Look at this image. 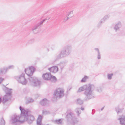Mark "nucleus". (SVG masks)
<instances>
[{"label":"nucleus","instance_id":"nucleus-4","mask_svg":"<svg viewBox=\"0 0 125 125\" xmlns=\"http://www.w3.org/2000/svg\"><path fill=\"white\" fill-rule=\"evenodd\" d=\"M72 50V47L70 45H67L64 46L60 51V53L56 56V60L68 56L70 54Z\"/></svg>","mask_w":125,"mask_h":125},{"label":"nucleus","instance_id":"nucleus-40","mask_svg":"<svg viewBox=\"0 0 125 125\" xmlns=\"http://www.w3.org/2000/svg\"><path fill=\"white\" fill-rule=\"evenodd\" d=\"M81 109L82 110H84V108L81 107Z\"/></svg>","mask_w":125,"mask_h":125},{"label":"nucleus","instance_id":"nucleus-1","mask_svg":"<svg viewBox=\"0 0 125 125\" xmlns=\"http://www.w3.org/2000/svg\"><path fill=\"white\" fill-rule=\"evenodd\" d=\"M19 109L21 111L20 115H13L11 119L12 123L17 122L22 123L26 121L29 124H31L34 120V116L31 115H28V111L24 110L21 106H20Z\"/></svg>","mask_w":125,"mask_h":125},{"label":"nucleus","instance_id":"nucleus-39","mask_svg":"<svg viewBox=\"0 0 125 125\" xmlns=\"http://www.w3.org/2000/svg\"><path fill=\"white\" fill-rule=\"evenodd\" d=\"M65 63V62H62L61 63H60V65H61L62 64H64Z\"/></svg>","mask_w":125,"mask_h":125},{"label":"nucleus","instance_id":"nucleus-36","mask_svg":"<svg viewBox=\"0 0 125 125\" xmlns=\"http://www.w3.org/2000/svg\"><path fill=\"white\" fill-rule=\"evenodd\" d=\"M95 110L94 109H93L92 110V115H94L95 112Z\"/></svg>","mask_w":125,"mask_h":125},{"label":"nucleus","instance_id":"nucleus-19","mask_svg":"<svg viewBox=\"0 0 125 125\" xmlns=\"http://www.w3.org/2000/svg\"><path fill=\"white\" fill-rule=\"evenodd\" d=\"M68 19L72 17L73 16V12L72 11H71L69 12L67 14Z\"/></svg>","mask_w":125,"mask_h":125},{"label":"nucleus","instance_id":"nucleus-14","mask_svg":"<svg viewBox=\"0 0 125 125\" xmlns=\"http://www.w3.org/2000/svg\"><path fill=\"white\" fill-rule=\"evenodd\" d=\"M51 75L50 73L44 74L42 75L43 78L45 80H49Z\"/></svg>","mask_w":125,"mask_h":125},{"label":"nucleus","instance_id":"nucleus-8","mask_svg":"<svg viewBox=\"0 0 125 125\" xmlns=\"http://www.w3.org/2000/svg\"><path fill=\"white\" fill-rule=\"evenodd\" d=\"M46 19H43L42 21L40 22L39 23L33 27L32 29V30L34 33H36L38 32V29L41 27L43 23L45 21Z\"/></svg>","mask_w":125,"mask_h":125},{"label":"nucleus","instance_id":"nucleus-35","mask_svg":"<svg viewBox=\"0 0 125 125\" xmlns=\"http://www.w3.org/2000/svg\"><path fill=\"white\" fill-rule=\"evenodd\" d=\"M96 90L98 92H101L102 91V89L101 88H100L99 89H97Z\"/></svg>","mask_w":125,"mask_h":125},{"label":"nucleus","instance_id":"nucleus-3","mask_svg":"<svg viewBox=\"0 0 125 125\" xmlns=\"http://www.w3.org/2000/svg\"><path fill=\"white\" fill-rule=\"evenodd\" d=\"M35 70V69L33 66L29 67V68H25V73L29 77L28 79L30 81V84L34 86H39L40 84V81L36 77H31Z\"/></svg>","mask_w":125,"mask_h":125},{"label":"nucleus","instance_id":"nucleus-42","mask_svg":"<svg viewBox=\"0 0 125 125\" xmlns=\"http://www.w3.org/2000/svg\"><path fill=\"white\" fill-rule=\"evenodd\" d=\"M49 19H50V18H46L45 19H46V20H46H49Z\"/></svg>","mask_w":125,"mask_h":125},{"label":"nucleus","instance_id":"nucleus-15","mask_svg":"<svg viewBox=\"0 0 125 125\" xmlns=\"http://www.w3.org/2000/svg\"><path fill=\"white\" fill-rule=\"evenodd\" d=\"M52 82L53 83H55L57 81V79L56 77L51 75H50L49 80Z\"/></svg>","mask_w":125,"mask_h":125},{"label":"nucleus","instance_id":"nucleus-6","mask_svg":"<svg viewBox=\"0 0 125 125\" xmlns=\"http://www.w3.org/2000/svg\"><path fill=\"white\" fill-rule=\"evenodd\" d=\"M6 88L7 92L6 94L3 97L2 100V102L4 104L8 100H10L11 97L12 92L11 90H12V89H9L7 87H6Z\"/></svg>","mask_w":125,"mask_h":125},{"label":"nucleus","instance_id":"nucleus-10","mask_svg":"<svg viewBox=\"0 0 125 125\" xmlns=\"http://www.w3.org/2000/svg\"><path fill=\"white\" fill-rule=\"evenodd\" d=\"M122 26L121 22L119 21L115 24L114 29L115 32H117L120 30V29L121 27Z\"/></svg>","mask_w":125,"mask_h":125},{"label":"nucleus","instance_id":"nucleus-12","mask_svg":"<svg viewBox=\"0 0 125 125\" xmlns=\"http://www.w3.org/2000/svg\"><path fill=\"white\" fill-rule=\"evenodd\" d=\"M50 72L55 73L58 70V68L57 66H54L48 68Z\"/></svg>","mask_w":125,"mask_h":125},{"label":"nucleus","instance_id":"nucleus-29","mask_svg":"<svg viewBox=\"0 0 125 125\" xmlns=\"http://www.w3.org/2000/svg\"><path fill=\"white\" fill-rule=\"evenodd\" d=\"M113 75V73L108 74L107 75L108 78L109 79H112V76Z\"/></svg>","mask_w":125,"mask_h":125},{"label":"nucleus","instance_id":"nucleus-2","mask_svg":"<svg viewBox=\"0 0 125 125\" xmlns=\"http://www.w3.org/2000/svg\"><path fill=\"white\" fill-rule=\"evenodd\" d=\"M94 87V86L93 84L84 85L78 89L77 92H80L84 91L83 94L85 95V97L84 100L85 101H88L94 98V96L93 93Z\"/></svg>","mask_w":125,"mask_h":125},{"label":"nucleus","instance_id":"nucleus-37","mask_svg":"<svg viewBox=\"0 0 125 125\" xmlns=\"http://www.w3.org/2000/svg\"><path fill=\"white\" fill-rule=\"evenodd\" d=\"M4 80L1 77H0V84L2 82L3 80Z\"/></svg>","mask_w":125,"mask_h":125},{"label":"nucleus","instance_id":"nucleus-23","mask_svg":"<svg viewBox=\"0 0 125 125\" xmlns=\"http://www.w3.org/2000/svg\"><path fill=\"white\" fill-rule=\"evenodd\" d=\"M83 101L80 99H78L77 100V103L80 105H81L83 104Z\"/></svg>","mask_w":125,"mask_h":125},{"label":"nucleus","instance_id":"nucleus-44","mask_svg":"<svg viewBox=\"0 0 125 125\" xmlns=\"http://www.w3.org/2000/svg\"><path fill=\"white\" fill-rule=\"evenodd\" d=\"M47 48V50L48 52H49V49L48 48Z\"/></svg>","mask_w":125,"mask_h":125},{"label":"nucleus","instance_id":"nucleus-31","mask_svg":"<svg viewBox=\"0 0 125 125\" xmlns=\"http://www.w3.org/2000/svg\"><path fill=\"white\" fill-rule=\"evenodd\" d=\"M33 100L31 98L28 99V103H31L33 102Z\"/></svg>","mask_w":125,"mask_h":125},{"label":"nucleus","instance_id":"nucleus-33","mask_svg":"<svg viewBox=\"0 0 125 125\" xmlns=\"http://www.w3.org/2000/svg\"><path fill=\"white\" fill-rule=\"evenodd\" d=\"M124 33H122V32H120L117 34V35L118 36H121L123 35H125Z\"/></svg>","mask_w":125,"mask_h":125},{"label":"nucleus","instance_id":"nucleus-34","mask_svg":"<svg viewBox=\"0 0 125 125\" xmlns=\"http://www.w3.org/2000/svg\"><path fill=\"white\" fill-rule=\"evenodd\" d=\"M45 47L46 48H49L50 46V45L48 43H46L45 45Z\"/></svg>","mask_w":125,"mask_h":125},{"label":"nucleus","instance_id":"nucleus-20","mask_svg":"<svg viewBox=\"0 0 125 125\" xmlns=\"http://www.w3.org/2000/svg\"><path fill=\"white\" fill-rule=\"evenodd\" d=\"M62 119H60L58 120H56L53 121L54 123L55 124H59L61 123L62 121Z\"/></svg>","mask_w":125,"mask_h":125},{"label":"nucleus","instance_id":"nucleus-21","mask_svg":"<svg viewBox=\"0 0 125 125\" xmlns=\"http://www.w3.org/2000/svg\"><path fill=\"white\" fill-rule=\"evenodd\" d=\"M6 69L5 67L3 69H0V73L5 74L7 71H6Z\"/></svg>","mask_w":125,"mask_h":125},{"label":"nucleus","instance_id":"nucleus-13","mask_svg":"<svg viewBox=\"0 0 125 125\" xmlns=\"http://www.w3.org/2000/svg\"><path fill=\"white\" fill-rule=\"evenodd\" d=\"M49 101L46 98H44L41 101L40 104L42 106H44L48 104Z\"/></svg>","mask_w":125,"mask_h":125},{"label":"nucleus","instance_id":"nucleus-9","mask_svg":"<svg viewBox=\"0 0 125 125\" xmlns=\"http://www.w3.org/2000/svg\"><path fill=\"white\" fill-rule=\"evenodd\" d=\"M16 79L19 82L23 85H25L27 83V80L25 77V74L23 73H22Z\"/></svg>","mask_w":125,"mask_h":125},{"label":"nucleus","instance_id":"nucleus-30","mask_svg":"<svg viewBox=\"0 0 125 125\" xmlns=\"http://www.w3.org/2000/svg\"><path fill=\"white\" fill-rule=\"evenodd\" d=\"M14 66L13 65H10L7 68H6V71H7L8 70L10 69H12L13 68Z\"/></svg>","mask_w":125,"mask_h":125},{"label":"nucleus","instance_id":"nucleus-7","mask_svg":"<svg viewBox=\"0 0 125 125\" xmlns=\"http://www.w3.org/2000/svg\"><path fill=\"white\" fill-rule=\"evenodd\" d=\"M64 92L63 90L60 88H58L54 92V95L56 98H60L63 96Z\"/></svg>","mask_w":125,"mask_h":125},{"label":"nucleus","instance_id":"nucleus-38","mask_svg":"<svg viewBox=\"0 0 125 125\" xmlns=\"http://www.w3.org/2000/svg\"><path fill=\"white\" fill-rule=\"evenodd\" d=\"M32 41L31 40H30L29 41H28V42L26 44V45H27L28 44H29L30 43V42L31 41Z\"/></svg>","mask_w":125,"mask_h":125},{"label":"nucleus","instance_id":"nucleus-22","mask_svg":"<svg viewBox=\"0 0 125 125\" xmlns=\"http://www.w3.org/2000/svg\"><path fill=\"white\" fill-rule=\"evenodd\" d=\"M88 78V77L86 76H84L83 78L81 81V82L82 83H84L86 81V80Z\"/></svg>","mask_w":125,"mask_h":125},{"label":"nucleus","instance_id":"nucleus-32","mask_svg":"<svg viewBox=\"0 0 125 125\" xmlns=\"http://www.w3.org/2000/svg\"><path fill=\"white\" fill-rule=\"evenodd\" d=\"M68 17L67 16V15L65 17L64 19H63V21L64 22H65L68 19Z\"/></svg>","mask_w":125,"mask_h":125},{"label":"nucleus","instance_id":"nucleus-25","mask_svg":"<svg viewBox=\"0 0 125 125\" xmlns=\"http://www.w3.org/2000/svg\"><path fill=\"white\" fill-rule=\"evenodd\" d=\"M105 21L104 20H103V19H101V20L98 23L97 25V26L98 27H100L101 24L104 22Z\"/></svg>","mask_w":125,"mask_h":125},{"label":"nucleus","instance_id":"nucleus-16","mask_svg":"<svg viewBox=\"0 0 125 125\" xmlns=\"http://www.w3.org/2000/svg\"><path fill=\"white\" fill-rule=\"evenodd\" d=\"M118 119L120 120V123L121 125H125V116L124 117L119 118Z\"/></svg>","mask_w":125,"mask_h":125},{"label":"nucleus","instance_id":"nucleus-18","mask_svg":"<svg viewBox=\"0 0 125 125\" xmlns=\"http://www.w3.org/2000/svg\"><path fill=\"white\" fill-rule=\"evenodd\" d=\"M94 50L97 52V58L99 60L101 58V54L99 49L98 48H95Z\"/></svg>","mask_w":125,"mask_h":125},{"label":"nucleus","instance_id":"nucleus-27","mask_svg":"<svg viewBox=\"0 0 125 125\" xmlns=\"http://www.w3.org/2000/svg\"><path fill=\"white\" fill-rule=\"evenodd\" d=\"M76 112L77 114V115L78 116L81 113V111L80 108H77L76 109Z\"/></svg>","mask_w":125,"mask_h":125},{"label":"nucleus","instance_id":"nucleus-41","mask_svg":"<svg viewBox=\"0 0 125 125\" xmlns=\"http://www.w3.org/2000/svg\"><path fill=\"white\" fill-rule=\"evenodd\" d=\"M104 106L102 107L101 109V111H102L103 110L104 108Z\"/></svg>","mask_w":125,"mask_h":125},{"label":"nucleus","instance_id":"nucleus-28","mask_svg":"<svg viewBox=\"0 0 125 125\" xmlns=\"http://www.w3.org/2000/svg\"><path fill=\"white\" fill-rule=\"evenodd\" d=\"M110 17V16L109 15H108L105 16L103 18V20H104L105 21L108 19Z\"/></svg>","mask_w":125,"mask_h":125},{"label":"nucleus","instance_id":"nucleus-11","mask_svg":"<svg viewBox=\"0 0 125 125\" xmlns=\"http://www.w3.org/2000/svg\"><path fill=\"white\" fill-rule=\"evenodd\" d=\"M122 26L121 22L119 21L115 24L114 29L115 32H117L120 30V29L121 27Z\"/></svg>","mask_w":125,"mask_h":125},{"label":"nucleus","instance_id":"nucleus-43","mask_svg":"<svg viewBox=\"0 0 125 125\" xmlns=\"http://www.w3.org/2000/svg\"><path fill=\"white\" fill-rule=\"evenodd\" d=\"M2 101L1 98V97H0V103Z\"/></svg>","mask_w":125,"mask_h":125},{"label":"nucleus","instance_id":"nucleus-17","mask_svg":"<svg viewBox=\"0 0 125 125\" xmlns=\"http://www.w3.org/2000/svg\"><path fill=\"white\" fill-rule=\"evenodd\" d=\"M123 109H120L119 106L116 107L115 108V110L117 114H118L119 113H121Z\"/></svg>","mask_w":125,"mask_h":125},{"label":"nucleus","instance_id":"nucleus-26","mask_svg":"<svg viewBox=\"0 0 125 125\" xmlns=\"http://www.w3.org/2000/svg\"><path fill=\"white\" fill-rule=\"evenodd\" d=\"M50 114V112L49 111L42 110V114L43 115H46Z\"/></svg>","mask_w":125,"mask_h":125},{"label":"nucleus","instance_id":"nucleus-5","mask_svg":"<svg viewBox=\"0 0 125 125\" xmlns=\"http://www.w3.org/2000/svg\"><path fill=\"white\" fill-rule=\"evenodd\" d=\"M65 115V118L68 122L73 125L78 123V121L75 115L71 110H68Z\"/></svg>","mask_w":125,"mask_h":125},{"label":"nucleus","instance_id":"nucleus-24","mask_svg":"<svg viewBox=\"0 0 125 125\" xmlns=\"http://www.w3.org/2000/svg\"><path fill=\"white\" fill-rule=\"evenodd\" d=\"M5 122L3 118L0 120V125H5Z\"/></svg>","mask_w":125,"mask_h":125}]
</instances>
